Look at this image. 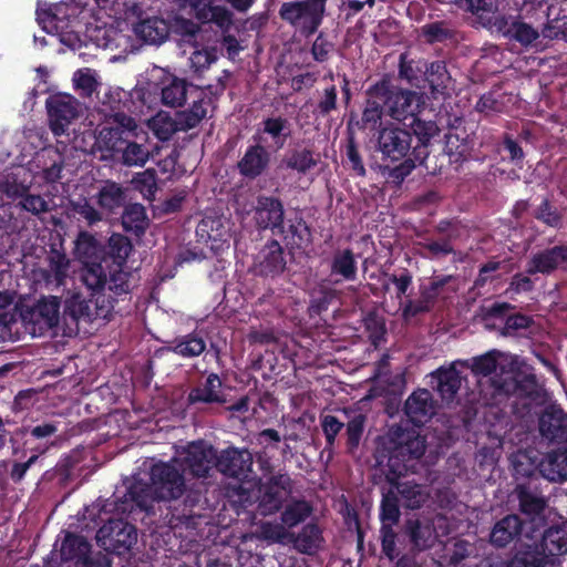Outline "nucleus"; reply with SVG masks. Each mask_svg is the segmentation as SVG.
Returning <instances> with one entry per match:
<instances>
[{
	"instance_id": "obj_1",
	"label": "nucleus",
	"mask_w": 567,
	"mask_h": 567,
	"mask_svg": "<svg viewBox=\"0 0 567 567\" xmlns=\"http://www.w3.org/2000/svg\"><path fill=\"white\" fill-rule=\"evenodd\" d=\"M425 451V436L419 430L406 429L401 424L392 425L386 435L381 437L377 449V464L385 481L400 494L403 505L410 509L421 508L429 495L421 484L399 481L409 472H415Z\"/></svg>"
},
{
	"instance_id": "obj_2",
	"label": "nucleus",
	"mask_w": 567,
	"mask_h": 567,
	"mask_svg": "<svg viewBox=\"0 0 567 567\" xmlns=\"http://www.w3.org/2000/svg\"><path fill=\"white\" fill-rule=\"evenodd\" d=\"M147 484L142 480L124 483V491L117 488L113 499L107 501L104 511L118 513L153 511L155 501L176 503L186 491L185 474L173 457L169 462H157L152 465Z\"/></svg>"
},
{
	"instance_id": "obj_3",
	"label": "nucleus",
	"mask_w": 567,
	"mask_h": 567,
	"mask_svg": "<svg viewBox=\"0 0 567 567\" xmlns=\"http://www.w3.org/2000/svg\"><path fill=\"white\" fill-rule=\"evenodd\" d=\"M370 142L375 152L381 154V159L394 166L383 164L381 174L389 183L400 186L416 167V158L413 156L412 133L406 126L393 122H385L377 133L371 135Z\"/></svg>"
},
{
	"instance_id": "obj_4",
	"label": "nucleus",
	"mask_w": 567,
	"mask_h": 567,
	"mask_svg": "<svg viewBox=\"0 0 567 567\" xmlns=\"http://www.w3.org/2000/svg\"><path fill=\"white\" fill-rule=\"evenodd\" d=\"M113 496L109 498L112 501ZM107 499L102 505V513L104 514H113L115 516H111L107 518H102L104 524L99 528L96 534L97 543L107 551L114 553L118 556L124 555L131 550L133 545L137 542V529L136 527L124 520L123 515L126 513H118L116 511L106 512L104 511V505ZM132 512H127L131 514Z\"/></svg>"
},
{
	"instance_id": "obj_5",
	"label": "nucleus",
	"mask_w": 567,
	"mask_h": 567,
	"mask_svg": "<svg viewBox=\"0 0 567 567\" xmlns=\"http://www.w3.org/2000/svg\"><path fill=\"white\" fill-rule=\"evenodd\" d=\"M110 113L105 115V121L96 142L100 148L109 152L111 155L131 138L137 136L138 125L136 121L122 111L121 101L110 103Z\"/></svg>"
},
{
	"instance_id": "obj_6",
	"label": "nucleus",
	"mask_w": 567,
	"mask_h": 567,
	"mask_svg": "<svg viewBox=\"0 0 567 567\" xmlns=\"http://www.w3.org/2000/svg\"><path fill=\"white\" fill-rule=\"evenodd\" d=\"M378 87H383V104L386 109V115L395 121H404L408 117H414L421 109L422 96L411 90H404L395 86L389 75H383L375 82Z\"/></svg>"
},
{
	"instance_id": "obj_7",
	"label": "nucleus",
	"mask_w": 567,
	"mask_h": 567,
	"mask_svg": "<svg viewBox=\"0 0 567 567\" xmlns=\"http://www.w3.org/2000/svg\"><path fill=\"white\" fill-rule=\"evenodd\" d=\"M178 462L184 474H189L195 478H206L212 470L216 468L217 450L204 440L190 442L178 456L174 457Z\"/></svg>"
},
{
	"instance_id": "obj_8",
	"label": "nucleus",
	"mask_w": 567,
	"mask_h": 567,
	"mask_svg": "<svg viewBox=\"0 0 567 567\" xmlns=\"http://www.w3.org/2000/svg\"><path fill=\"white\" fill-rule=\"evenodd\" d=\"M259 513L264 516L275 514L282 508L284 502L292 493L293 482L289 474L277 473L262 482L258 477Z\"/></svg>"
},
{
	"instance_id": "obj_9",
	"label": "nucleus",
	"mask_w": 567,
	"mask_h": 567,
	"mask_svg": "<svg viewBox=\"0 0 567 567\" xmlns=\"http://www.w3.org/2000/svg\"><path fill=\"white\" fill-rule=\"evenodd\" d=\"M49 127L54 136L65 134L79 116V101L66 93L50 95L45 101Z\"/></svg>"
},
{
	"instance_id": "obj_10",
	"label": "nucleus",
	"mask_w": 567,
	"mask_h": 567,
	"mask_svg": "<svg viewBox=\"0 0 567 567\" xmlns=\"http://www.w3.org/2000/svg\"><path fill=\"white\" fill-rule=\"evenodd\" d=\"M279 16L292 27L299 28L300 32L306 37L318 31L324 17L317 9L315 11L313 7L306 0L282 3Z\"/></svg>"
},
{
	"instance_id": "obj_11",
	"label": "nucleus",
	"mask_w": 567,
	"mask_h": 567,
	"mask_svg": "<svg viewBox=\"0 0 567 567\" xmlns=\"http://www.w3.org/2000/svg\"><path fill=\"white\" fill-rule=\"evenodd\" d=\"M382 97H384L383 87H378L377 83L370 85L365 90L361 117L354 123L359 131L367 132L370 137L385 124L382 120L386 109Z\"/></svg>"
},
{
	"instance_id": "obj_12",
	"label": "nucleus",
	"mask_w": 567,
	"mask_h": 567,
	"mask_svg": "<svg viewBox=\"0 0 567 567\" xmlns=\"http://www.w3.org/2000/svg\"><path fill=\"white\" fill-rule=\"evenodd\" d=\"M489 31L525 48L539 38L538 30L526 23L520 16L497 14Z\"/></svg>"
},
{
	"instance_id": "obj_13",
	"label": "nucleus",
	"mask_w": 567,
	"mask_h": 567,
	"mask_svg": "<svg viewBox=\"0 0 567 567\" xmlns=\"http://www.w3.org/2000/svg\"><path fill=\"white\" fill-rule=\"evenodd\" d=\"M252 464L254 456L247 449L228 447L217 453L216 470L238 481L254 477Z\"/></svg>"
},
{
	"instance_id": "obj_14",
	"label": "nucleus",
	"mask_w": 567,
	"mask_h": 567,
	"mask_svg": "<svg viewBox=\"0 0 567 567\" xmlns=\"http://www.w3.org/2000/svg\"><path fill=\"white\" fill-rule=\"evenodd\" d=\"M287 268L285 248L277 239H269L255 259V271L260 277L276 278Z\"/></svg>"
},
{
	"instance_id": "obj_15",
	"label": "nucleus",
	"mask_w": 567,
	"mask_h": 567,
	"mask_svg": "<svg viewBox=\"0 0 567 567\" xmlns=\"http://www.w3.org/2000/svg\"><path fill=\"white\" fill-rule=\"evenodd\" d=\"M464 120L455 116L453 121H449L447 132L444 134V155L449 157V163L458 166L466 159L470 145L468 134L463 127Z\"/></svg>"
},
{
	"instance_id": "obj_16",
	"label": "nucleus",
	"mask_w": 567,
	"mask_h": 567,
	"mask_svg": "<svg viewBox=\"0 0 567 567\" xmlns=\"http://www.w3.org/2000/svg\"><path fill=\"white\" fill-rule=\"evenodd\" d=\"M254 219L259 230H270L272 235L285 221V207L280 198L259 195L256 200Z\"/></svg>"
},
{
	"instance_id": "obj_17",
	"label": "nucleus",
	"mask_w": 567,
	"mask_h": 567,
	"mask_svg": "<svg viewBox=\"0 0 567 567\" xmlns=\"http://www.w3.org/2000/svg\"><path fill=\"white\" fill-rule=\"evenodd\" d=\"M270 162V152L260 143H255L246 148L236 167L240 176L254 181L267 172Z\"/></svg>"
},
{
	"instance_id": "obj_18",
	"label": "nucleus",
	"mask_w": 567,
	"mask_h": 567,
	"mask_svg": "<svg viewBox=\"0 0 567 567\" xmlns=\"http://www.w3.org/2000/svg\"><path fill=\"white\" fill-rule=\"evenodd\" d=\"M274 235L280 236L292 251H305L312 245L311 228L301 216L284 221Z\"/></svg>"
},
{
	"instance_id": "obj_19",
	"label": "nucleus",
	"mask_w": 567,
	"mask_h": 567,
	"mask_svg": "<svg viewBox=\"0 0 567 567\" xmlns=\"http://www.w3.org/2000/svg\"><path fill=\"white\" fill-rule=\"evenodd\" d=\"M513 495L518 502V511L526 517L534 519L544 514L548 506V498L539 487L528 483H518Z\"/></svg>"
},
{
	"instance_id": "obj_20",
	"label": "nucleus",
	"mask_w": 567,
	"mask_h": 567,
	"mask_svg": "<svg viewBox=\"0 0 567 567\" xmlns=\"http://www.w3.org/2000/svg\"><path fill=\"white\" fill-rule=\"evenodd\" d=\"M565 262H567V245H557L535 252L528 260L525 272L548 276Z\"/></svg>"
},
{
	"instance_id": "obj_21",
	"label": "nucleus",
	"mask_w": 567,
	"mask_h": 567,
	"mask_svg": "<svg viewBox=\"0 0 567 567\" xmlns=\"http://www.w3.org/2000/svg\"><path fill=\"white\" fill-rule=\"evenodd\" d=\"M223 382L217 373H209L205 381L199 382L192 388L187 394L188 406H199L202 404H223L226 402L223 392Z\"/></svg>"
},
{
	"instance_id": "obj_22",
	"label": "nucleus",
	"mask_w": 567,
	"mask_h": 567,
	"mask_svg": "<svg viewBox=\"0 0 567 567\" xmlns=\"http://www.w3.org/2000/svg\"><path fill=\"white\" fill-rule=\"evenodd\" d=\"M59 313L60 301L56 297L42 298L23 315V319L33 324L32 333L35 334L37 327L42 331L58 326Z\"/></svg>"
},
{
	"instance_id": "obj_23",
	"label": "nucleus",
	"mask_w": 567,
	"mask_h": 567,
	"mask_svg": "<svg viewBox=\"0 0 567 567\" xmlns=\"http://www.w3.org/2000/svg\"><path fill=\"white\" fill-rule=\"evenodd\" d=\"M539 432L550 442H567V413L560 406L549 405L539 416Z\"/></svg>"
},
{
	"instance_id": "obj_24",
	"label": "nucleus",
	"mask_w": 567,
	"mask_h": 567,
	"mask_svg": "<svg viewBox=\"0 0 567 567\" xmlns=\"http://www.w3.org/2000/svg\"><path fill=\"white\" fill-rule=\"evenodd\" d=\"M182 497L183 499L178 498L176 503H169L167 507L166 519L172 528L188 525L190 519L200 516L196 508L202 501V493L193 489L185 491Z\"/></svg>"
},
{
	"instance_id": "obj_25",
	"label": "nucleus",
	"mask_w": 567,
	"mask_h": 567,
	"mask_svg": "<svg viewBox=\"0 0 567 567\" xmlns=\"http://www.w3.org/2000/svg\"><path fill=\"white\" fill-rule=\"evenodd\" d=\"M408 421L415 427L423 426L434 414L432 394L426 389L414 391L405 401L403 408Z\"/></svg>"
},
{
	"instance_id": "obj_26",
	"label": "nucleus",
	"mask_w": 567,
	"mask_h": 567,
	"mask_svg": "<svg viewBox=\"0 0 567 567\" xmlns=\"http://www.w3.org/2000/svg\"><path fill=\"white\" fill-rule=\"evenodd\" d=\"M524 520L517 514H507L498 519L491 529L489 543L496 548H504L516 540L523 530Z\"/></svg>"
},
{
	"instance_id": "obj_27",
	"label": "nucleus",
	"mask_w": 567,
	"mask_h": 567,
	"mask_svg": "<svg viewBox=\"0 0 567 567\" xmlns=\"http://www.w3.org/2000/svg\"><path fill=\"white\" fill-rule=\"evenodd\" d=\"M330 278L333 284L352 282L358 279V261L350 248L337 249L330 260Z\"/></svg>"
},
{
	"instance_id": "obj_28",
	"label": "nucleus",
	"mask_w": 567,
	"mask_h": 567,
	"mask_svg": "<svg viewBox=\"0 0 567 567\" xmlns=\"http://www.w3.org/2000/svg\"><path fill=\"white\" fill-rule=\"evenodd\" d=\"M198 241L209 244L212 250H219L229 239V229L221 218L205 217L196 227Z\"/></svg>"
},
{
	"instance_id": "obj_29",
	"label": "nucleus",
	"mask_w": 567,
	"mask_h": 567,
	"mask_svg": "<svg viewBox=\"0 0 567 567\" xmlns=\"http://www.w3.org/2000/svg\"><path fill=\"white\" fill-rule=\"evenodd\" d=\"M410 131L412 133V137L415 136L417 141L415 146L412 145L413 156L420 165H425L427 167V147L432 138L439 134V126L433 121H423L414 116Z\"/></svg>"
},
{
	"instance_id": "obj_30",
	"label": "nucleus",
	"mask_w": 567,
	"mask_h": 567,
	"mask_svg": "<svg viewBox=\"0 0 567 567\" xmlns=\"http://www.w3.org/2000/svg\"><path fill=\"white\" fill-rule=\"evenodd\" d=\"M190 96H194L189 109L177 114V124L183 131L195 128L207 115V107L210 99H206L204 91L197 86H192Z\"/></svg>"
},
{
	"instance_id": "obj_31",
	"label": "nucleus",
	"mask_w": 567,
	"mask_h": 567,
	"mask_svg": "<svg viewBox=\"0 0 567 567\" xmlns=\"http://www.w3.org/2000/svg\"><path fill=\"white\" fill-rule=\"evenodd\" d=\"M320 162V154L311 147H295L287 152L282 158L286 168L306 176L313 171Z\"/></svg>"
},
{
	"instance_id": "obj_32",
	"label": "nucleus",
	"mask_w": 567,
	"mask_h": 567,
	"mask_svg": "<svg viewBox=\"0 0 567 567\" xmlns=\"http://www.w3.org/2000/svg\"><path fill=\"white\" fill-rule=\"evenodd\" d=\"M206 341L197 332L177 336L166 342V350L184 359L199 357L206 351Z\"/></svg>"
},
{
	"instance_id": "obj_33",
	"label": "nucleus",
	"mask_w": 567,
	"mask_h": 567,
	"mask_svg": "<svg viewBox=\"0 0 567 567\" xmlns=\"http://www.w3.org/2000/svg\"><path fill=\"white\" fill-rule=\"evenodd\" d=\"M452 4L456 10L475 16L484 28L491 30L492 21L496 20L498 0H454Z\"/></svg>"
},
{
	"instance_id": "obj_34",
	"label": "nucleus",
	"mask_w": 567,
	"mask_h": 567,
	"mask_svg": "<svg viewBox=\"0 0 567 567\" xmlns=\"http://www.w3.org/2000/svg\"><path fill=\"white\" fill-rule=\"evenodd\" d=\"M96 204L103 213L114 214L125 206L126 189L116 182L106 181L95 195Z\"/></svg>"
},
{
	"instance_id": "obj_35",
	"label": "nucleus",
	"mask_w": 567,
	"mask_h": 567,
	"mask_svg": "<svg viewBox=\"0 0 567 567\" xmlns=\"http://www.w3.org/2000/svg\"><path fill=\"white\" fill-rule=\"evenodd\" d=\"M134 33L145 43L161 44L169 35L168 23L159 17H151L134 24Z\"/></svg>"
},
{
	"instance_id": "obj_36",
	"label": "nucleus",
	"mask_w": 567,
	"mask_h": 567,
	"mask_svg": "<svg viewBox=\"0 0 567 567\" xmlns=\"http://www.w3.org/2000/svg\"><path fill=\"white\" fill-rule=\"evenodd\" d=\"M405 532L410 543L419 551L426 550L434 545L435 527L427 519H408L405 523Z\"/></svg>"
},
{
	"instance_id": "obj_37",
	"label": "nucleus",
	"mask_w": 567,
	"mask_h": 567,
	"mask_svg": "<svg viewBox=\"0 0 567 567\" xmlns=\"http://www.w3.org/2000/svg\"><path fill=\"white\" fill-rule=\"evenodd\" d=\"M540 476L550 482L567 480V451L554 450L540 458Z\"/></svg>"
},
{
	"instance_id": "obj_38",
	"label": "nucleus",
	"mask_w": 567,
	"mask_h": 567,
	"mask_svg": "<svg viewBox=\"0 0 567 567\" xmlns=\"http://www.w3.org/2000/svg\"><path fill=\"white\" fill-rule=\"evenodd\" d=\"M123 208L121 221L125 233L136 238L144 236L150 225L145 207L142 204L134 203L125 205Z\"/></svg>"
},
{
	"instance_id": "obj_39",
	"label": "nucleus",
	"mask_w": 567,
	"mask_h": 567,
	"mask_svg": "<svg viewBox=\"0 0 567 567\" xmlns=\"http://www.w3.org/2000/svg\"><path fill=\"white\" fill-rule=\"evenodd\" d=\"M92 549L87 539L71 532H65L60 547V557L62 561H73L78 565Z\"/></svg>"
},
{
	"instance_id": "obj_40",
	"label": "nucleus",
	"mask_w": 567,
	"mask_h": 567,
	"mask_svg": "<svg viewBox=\"0 0 567 567\" xmlns=\"http://www.w3.org/2000/svg\"><path fill=\"white\" fill-rule=\"evenodd\" d=\"M322 542V530L313 523L305 525L297 535L293 534V537H290L293 547L305 555L316 554Z\"/></svg>"
},
{
	"instance_id": "obj_41",
	"label": "nucleus",
	"mask_w": 567,
	"mask_h": 567,
	"mask_svg": "<svg viewBox=\"0 0 567 567\" xmlns=\"http://www.w3.org/2000/svg\"><path fill=\"white\" fill-rule=\"evenodd\" d=\"M425 78L430 85L433 99L445 96L452 78L447 71L446 63L436 60L430 63L425 71Z\"/></svg>"
},
{
	"instance_id": "obj_42",
	"label": "nucleus",
	"mask_w": 567,
	"mask_h": 567,
	"mask_svg": "<svg viewBox=\"0 0 567 567\" xmlns=\"http://www.w3.org/2000/svg\"><path fill=\"white\" fill-rule=\"evenodd\" d=\"M546 555L537 543L522 544L507 561V567H545Z\"/></svg>"
},
{
	"instance_id": "obj_43",
	"label": "nucleus",
	"mask_w": 567,
	"mask_h": 567,
	"mask_svg": "<svg viewBox=\"0 0 567 567\" xmlns=\"http://www.w3.org/2000/svg\"><path fill=\"white\" fill-rule=\"evenodd\" d=\"M533 452L517 451L511 456L513 476L515 478H532L540 476V460Z\"/></svg>"
},
{
	"instance_id": "obj_44",
	"label": "nucleus",
	"mask_w": 567,
	"mask_h": 567,
	"mask_svg": "<svg viewBox=\"0 0 567 567\" xmlns=\"http://www.w3.org/2000/svg\"><path fill=\"white\" fill-rule=\"evenodd\" d=\"M106 264V288L115 296L127 295L131 292L133 284V274L125 270V266L110 265L107 259H104Z\"/></svg>"
},
{
	"instance_id": "obj_45",
	"label": "nucleus",
	"mask_w": 567,
	"mask_h": 567,
	"mask_svg": "<svg viewBox=\"0 0 567 567\" xmlns=\"http://www.w3.org/2000/svg\"><path fill=\"white\" fill-rule=\"evenodd\" d=\"M537 545L546 555V559L549 556L565 555L567 553V530L558 526L549 527Z\"/></svg>"
},
{
	"instance_id": "obj_46",
	"label": "nucleus",
	"mask_w": 567,
	"mask_h": 567,
	"mask_svg": "<svg viewBox=\"0 0 567 567\" xmlns=\"http://www.w3.org/2000/svg\"><path fill=\"white\" fill-rule=\"evenodd\" d=\"M257 480L258 476L254 474V477L239 481L238 486L234 488V502L244 511H250V507L256 505L259 512L260 497Z\"/></svg>"
},
{
	"instance_id": "obj_47",
	"label": "nucleus",
	"mask_w": 567,
	"mask_h": 567,
	"mask_svg": "<svg viewBox=\"0 0 567 567\" xmlns=\"http://www.w3.org/2000/svg\"><path fill=\"white\" fill-rule=\"evenodd\" d=\"M433 377L437 381L436 391L442 399L453 400L461 388L460 371L454 365L440 368L434 372Z\"/></svg>"
},
{
	"instance_id": "obj_48",
	"label": "nucleus",
	"mask_w": 567,
	"mask_h": 567,
	"mask_svg": "<svg viewBox=\"0 0 567 567\" xmlns=\"http://www.w3.org/2000/svg\"><path fill=\"white\" fill-rule=\"evenodd\" d=\"M106 264L86 262L81 271V281L95 296L106 288Z\"/></svg>"
},
{
	"instance_id": "obj_49",
	"label": "nucleus",
	"mask_w": 567,
	"mask_h": 567,
	"mask_svg": "<svg viewBox=\"0 0 567 567\" xmlns=\"http://www.w3.org/2000/svg\"><path fill=\"white\" fill-rule=\"evenodd\" d=\"M111 156L126 166H143L148 161L150 151L144 145L136 143L134 138H131Z\"/></svg>"
},
{
	"instance_id": "obj_50",
	"label": "nucleus",
	"mask_w": 567,
	"mask_h": 567,
	"mask_svg": "<svg viewBox=\"0 0 567 567\" xmlns=\"http://www.w3.org/2000/svg\"><path fill=\"white\" fill-rule=\"evenodd\" d=\"M312 511V505L308 501L291 498L280 514V520L288 528H292L303 523Z\"/></svg>"
},
{
	"instance_id": "obj_51",
	"label": "nucleus",
	"mask_w": 567,
	"mask_h": 567,
	"mask_svg": "<svg viewBox=\"0 0 567 567\" xmlns=\"http://www.w3.org/2000/svg\"><path fill=\"white\" fill-rule=\"evenodd\" d=\"M192 84L185 80L173 78L171 82L162 89V103L169 107L183 106L187 95H190Z\"/></svg>"
},
{
	"instance_id": "obj_52",
	"label": "nucleus",
	"mask_w": 567,
	"mask_h": 567,
	"mask_svg": "<svg viewBox=\"0 0 567 567\" xmlns=\"http://www.w3.org/2000/svg\"><path fill=\"white\" fill-rule=\"evenodd\" d=\"M421 34L429 44L456 40V31L446 21H434L421 28Z\"/></svg>"
},
{
	"instance_id": "obj_53",
	"label": "nucleus",
	"mask_w": 567,
	"mask_h": 567,
	"mask_svg": "<svg viewBox=\"0 0 567 567\" xmlns=\"http://www.w3.org/2000/svg\"><path fill=\"white\" fill-rule=\"evenodd\" d=\"M354 114H351L348 122V134L346 144V164L355 173L357 176H365L367 169L359 152L358 143L353 132H351V125L353 123Z\"/></svg>"
},
{
	"instance_id": "obj_54",
	"label": "nucleus",
	"mask_w": 567,
	"mask_h": 567,
	"mask_svg": "<svg viewBox=\"0 0 567 567\" xmlns=\"http://www.w3.org/2000/svg\"><path fill=\"white\" fill-rule=\"evenodd\" d=\"M262 132L271 136L277 148L284 147L287 138L290 137L291 134L289 122L282 116L265 118L262 121Z\"/></svg>"
},
{
	"instance_id": "obj_55",
	"label": "nucleus",
	"mask_w": 567,
	"mask_h": 567,
	"mask_svg": "<svg viewBox=\"0 0 567 567\" xmlns=\"http://www.w3.org/2000/svg\"><path fill=\"white\" fill-rule=\"evenodd\" d=\"M133 249L131 240L121 234H113L109 238V256L113 260V265L126 266V260Z\"/></svg>"
},
{
	"instance_id": "obj_56",
	"label": "nucleus",
	"mask_w": 567,
	"mask_h": 567,
	"mask_svg": "<svg viewBox=\"0 0 567 567\" xmlns=\"http://www.w3.org/2000/svg\"><path fill=\"white\" fill-rule=\"evenodd\" d=\"M513 393L518 398L536 400L540 396V385L535 374H518L514 379Z\"/></svg>"
},
{
	"instance_id": "obj_57",
	"label": "nucleus",
	"mask_w": 567,
	"mask_h": 567,
	"mask_svg": "<svg viewBox=\"0 0 567 567\" xmlns=\"http://www.w3.org/2000/svg\"><path fill=\"white\" fill-rule=\"evenodd\" d=\"M365 415L358 413L351 417L346 425L347 450L349 453H354L361 442L365 429Z\"/></svg>"
},
{
	"instance_id": "obj_58",
	"label": "nucleus",
	"mask_w": 567,
	"mask_h": 567,
	"mask_svg": "<svg viewBox=\"0 0 567 567\" xmlns=\"http://www.w3.org/2000/svg\"><path fill=\"white\" fill-rule=\"evenodd\" d=\"M400 519V508H399V498L394 489H390L388 493L383 494L381 505H380V520L381 525L390 524L393 526L399 523Z\"/></svg>"
},
{
	"instance_id": "obj_59",
	"label": "nucleus",
	"mask_w": 567,
	"mask_h": 567,
	"mask_svg": "<svg viewBox=\"0 0 567 567\" xmlns=\"http://www.w3.org/2000/svg\"><path fill=\"white\" fill-rule=\"evenodd\" d=\"M286 527L282 523H262L260 525V538L270 544L286 545L290 543V537H293V533L288 532Z\"/></svg>"
},
{
	"instance_id": "obj_60",
	"label": "nucleus",
	"mask_w": 567,
	"mask_h": 567,
	"mask_svg": "<svg viewBox=\"0 0 567 567\" xmlns=\"http://www.w3.org/2000/svg\"><path fill=\"white\" fill-rule=\"evenodd\" d=\"M501 353L497 350H491L482 355L472 359L471 370L476 375L488 377L494 373L498 365Z\"/></svg>"
},
{
	"instance_id": "obj_61",
	"label": "nucleus",
	"mask_w": 567,
	"mask_h": 567,
	"mask_svg": "<svg viewBox=\"0 0 567 567\" xmlns=\"http://www.w3.org/2000/svg\"><path fill=\"white\" fill-rule=\"evenodd\" d=\"M534 217L551 228L558 229L563 226V215L548 198L543 199L540 205L536 208Z\"/></svg>"
},
{
	"instance_id": "obj_62",
	"label": "nucleus",
	"mask_w": 567,
	"mask_h": 567,
	"mask_svg": "<svg viewBox=\"0 0 567 567\" xmlns=\"http://www.w3.org/2000/svg\"><path fill=\"white\" fill-rule=\"evenodd\" d=\"M132 183L144 197L151 198L157 190V174L153 168L145 169L136 173L133 176Z\"/></svg>"
},
{
	"instance_id": "obj_63",
	"label": "nucleus",
	"mask_w": 567,
	"mask_h": 567,
	"mask_svg": "<svg viewBox=\"0 0 567 567\" xmlns=\"http://www.w3.org/2000/svg\"><path fill=\"white\" fill-rule=\"evenodd\" d=\"M338 109V90L334 84L323 89L319 101L315 107V114L318 117H327Z\"/></svg>"
},
{
	"instance_id": "obj_64",
	"label": "nucleus",
	"mask_w": 567,
	"mask_h": 567,
	"mask_svg": "<svg viewBox=\"0 0 567 567\" xmlns=\"http://www.w3.org/2000/svg\"><path fill=\"white\" fill-rule=\"evenodd\" d=\"M58 432V426L54 423H42L35 426H22L16 431V435L24 440V445L30 443V436L34 440H45L53 436Z\"/></svg>"
}]
</instances>
